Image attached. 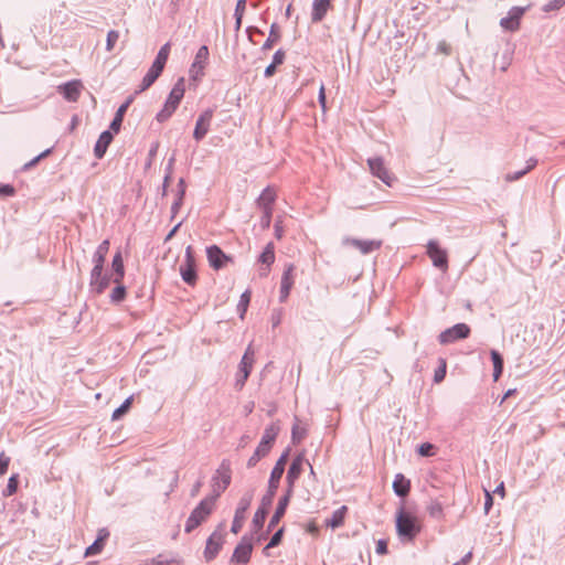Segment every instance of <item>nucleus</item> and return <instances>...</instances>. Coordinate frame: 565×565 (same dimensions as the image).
<instances>
[{"label": "nucleus", "mask_w": 565, "mask_h": 565, "mask_svg": "<svg viewBox=\"0 0 565 565\" xmlns=\"http://www.w3.org/2000/svg\"><path fill=\"white\" fill-rule=\"evenodd\" d=\"M428 257L431 259L433 265L437 268H439L443 271H446L448 269V254L446 249H443L438 242L435 239H430L427 243V250H426Z\"/></svg>", "instance_id": "5"}, {"label": "nucleus", "mask_w": 565, "mask_h": 565, "mask_svg": "<svg viewBox=\"0 0 565 565\" xmlns=\"http://www.w3.org/2000/svg\"><path fill=\"white\" fill-rule=\"evenodd\" d=\"M252 551L253 544L250 540L244 536L234 550L233 559L237 563L246 564L250 558Z\"/></svg>", "instance_id": "17"}, {"label": "nucleus", "mask_w": 565, "mask_h": 565, "mask_svg": "<svg viewBox=\"0 0 565 565\" xmlns=\"http://www.w3.org/2000/svg\"><path fill=\"white\" fill-rule=\"evenodd\" d=\"M254 360H255V351L250 343L247 347V349L241 360L239 366H238L239 373H243L245 377L249 376L253 364H254Z\"/></svg>", "instance_id": "22"}, {"label": "nucleus", "mask_w": 565, "mask_h": 565, "mask_svg": "<svg viewBox=\"0 0 565 565\" xmlns=\"http://www.w3.org/2000/svg\"><path fill=\"white\" fill-rule=\"evenodd\" d=\"M288 459V451H285L276 461L269 477L267 492L263 495L264 505H271L276 491L279 487L280 479L285 471V466Z\"/></svg>", "instance_id": "2"}, {"label": "nucleus", "mask_w": 565, "mask_h": 565, "mask_svg": "<svg viewBox=\"0 0 565 565\" xmlns=\"http://www.w3.org/2000/svg\"><path fill=\"white\" fill-rule=\"evenodd\" d=\"M52 149H46L43 152H41L39 156H36L31 161L26 162L23 167L24 170H29L32 167H34L41 159L47 157L51 153Z\"/></svg>", "instance_id": "55"}, {"label": "nucleus", "mask_w": 565, "mask_h": 565, "mask_svg": "<svg viewBox=\"0 0 565 565\" xmlns=\"http://www.w3.org/2000/svg\"><path fill=\"white\" fill-rule=\"evenodd\" d=\"M270 449L258 444L257 448L255 449L254 454L249 457L247 461V467L253 468L257 465V462L266 457L269 454Z\"/></svg>", "instance_id": "39"}, {"label": "nucleus", "mask_w": 565, "mask_h": 565, "mask_svg": "<svg viewBox=\"0 0 565 565\" xmlns=\"http://www.w3.org/2000/svg\"><path fill=\"white\" fill-rule=\"evenodd\" d=\"M254 493L253 491H248L243 494V497L239 499L238 505L235 511L234 520L232 523L231 531L233 533H238L241 529L243 527V523L245 520V512L250 507V503L253 501Z\"/></svg>", "instance_id": "7"}, {"label": "nucleus", "mask_w": 565, "mask_h": 565, "mask_svg": "<svg viewBox=\"0 0 565 565\" xmlns=\"http://www.w3.org/2000/svg\"><path fill=\"white\" fill-rule=\"evenodd\" d=\"M113 134L109 130H105L100 134L94 148V154L97 159H102L104 157L108 146L113 141Z\"/></svg>", "instance_id": "23"}, {"label": "nucleus", "mask_w": 565, "mask_h": 565, "mask_svg": "<svg viewBox=\"0 0 565 565\" xmlns=\"http://www.w3.org/2000/svg\"><path fill=\"white\" fill-rule=\"evenodd\" d=\"M276 200V192L270 186H267L263 190L262 194L257 200V205L259 209H268L273 210V204Z\"/></svg>", "instance_id": "27"}, {"label": "nucleus", "mask_w": 565, "mask_h": 565, "mask_svg": "<svg viewBox=\"0 0 565 565\" xmlns=\"http://www.w3.org/2000/svg\"><path fill=\"white\" fill-rule=\"evenodd\" d=\"M280 39V31L277 23H273L270 25L269 35L265 43L262 46L263 51H269L273 49L274 44L278 42Z\"/></svg>", "instance_id": "37"}, {"label": "nucleus", "mask_w": 565, "mask_h": 565, "mask_svg": "<svg viewBox=\"0 0 565 565\" xmlns=\"http://www.w3.org/2000/svg\"><path fill=\"white\" fill-rule=\"evenodd\" d=\"M259 262L265 265H271L275 262L274 244L268 243L259 256Z\"/></svg>", "instance_id": "41"}, {"label": "nucleus", "mask_w": 565, "mask_h": 565, "mask_svg": "<svg viewBox=\"0 0 565 565\" xmlns=\"http://www.w3.org/2000/svg\"><path fill=\"white\" fill-rule=\"evenodd\" d=\"M470 334V328L466 323H457L446 329L438 335L440 344H449L457 340L467 339Z\"/></svg>", "instance_id": "6"}, {"label": "nucleus", "mask_w": 565, "mask_h": 565, "mask_svg": "<svg viewBox=\"0 0 565 565\" xmlns=\"http://www.w3.org/2000/svg\"><path fill=\"white\" fill-rule=\"evenodd\" d=\"M209 58V49L206 45H202L194 57V61L190 68V75L193 79H198L203 76V71Z\"/></svg>", "instance_id": "11"}, {"label": "nucleus", "mask_w": 565, "mask_h": 565, "mask_svg": "<svg viewBox=\"0 0 565 565\" xmlns=\"http://www.w3.org/2000/svg\"><path fill=\"white\" fill-rule=\"evenodd\" d=\"M169 54H170V43L168 42L160 47V50L152 63V66L158 67L163 71L166 63L168 61Z\"/></svg>", "instance_id": "36"}, {"label": "nucleus", "mask_w": 565, "mask_h": 565, "mask_svg": "<svg viewBox=\"0 0 565 565\" xmlns=\"http://www.w3.org/2000/svg\"><path fill=\"white\" fill-rule=\"evenodd\" d=\"M367 164L370 167L371 173L382 180L385 184L392 185L393 178L391 177L388 170L385 168L382 158H370L367 160Z\"/></svg>", "instance_id": "13"}, {"label": "nucleus", "mask_w": 565, "mask_h": 565, "mask_svg": "<svg viewBox=\"0 0 565 565\" xmlns=\"http://www.w3.org/2000/svg\"><path fill=\"white\" fill-rule=\"evenodd\" d=\"M294 271H295V265L288 264L285 267V270L282 273L281 282H280V295H279V301L285 302L287 298L289 297L290 290L294 286Z\"/></svg>", "instance_id": "14"}, {"label": "nucleus", "mask_w": 565, "mask_h": 565, "mask_svg": "<svg viewBox=\"0 0 565 565\" xmlns=\"http://www.w3.org/2000/svg\"><path fill=\"white\" fill-rule=\"evenodd\" d=\"M131 403H132V397H128L125 399V402L114 411L113 415H111V419L113 420H118L122 415H125L130 406H131Z\"/></svg>", "instance_id": "45"}, {"label": "nucleus", "mask_w": 565, "mask_h": 565, "mask_svg": "<svg viewBox=\"0 0 565 565\" xmlns=\"http://www.w3.org/2000/svg\"><path fill=\"white\" fill-rule=\"evenodd\" d=\"M331 0H315L312 3L311 20L318 23L323 20L330 9Z\"/></svg>", "instance_id": "21"}, {"label": "nucleus", "mask_w": 565, "mask_h": 565, "mask_svg": "<svg viewBox=\"0 0 565 565\" xmlns=\"http://www.w3.org/2000/svg\"><path fill=\"white\" fill-rule=\"evenodd\" d=\"M307 429L305 427L299 426L298 424H295L291 429V440L292 444L297 445L300 444L301 440L306 437Z\"/></svg>", "instance_id": "44"}, {"label": "nucleus", "mask_w": 565, "mask_h": 565, "mask_svg": "<svg viewBox=\"0 0 565 565\" xmlns=\"http://www.w3.org/2000/svg\"><path fill=\"white\" fill-rule=\"evenodd\" d=\"M411 482L402 473H397L393 481V490L396 495L404 498L408 494Z\"/></svg>", "instance_id": "26"}, {"label": "nucleus", "mask_w": 565, "mask_h": 565, "mask_svg": "<svg viewBox=\"0 0 565 565\" xmlns=\"http://www.w3.org/2000/svg\"><path fill=\"white\" fill-rule=\"evenodd\" d=\"M213 114L214 110L212 108H207L199 116L193 131V138L196 141H201L209 132Z\"/></svg>", "instance_id": "9"}, {"label": "nucleus", "mask_w": 565, "mask_h": 565, "mask_svg": "<svg viewBox=\"0 0 565 565\" xmlns=\"http://www.w3.org/2000/svg\"><path fill=\"white\" fill-rule=\"evenodd\" d=\"M185 92L184 78H179L177 83L173 85L168 98L167 103L173 106L174 108L179 107Z\"/></svg>", "instance_id": "20"}, {"label": "nucleus", "mask_w": 565, "mask_h": 565, "mask_svg": "<svg viewBox=\"0 0 565 565\" xmlns=\"http://www.w3.org/2000/svg\"><path fill=\"white\" fill-rule=\"evenodd\" d=\"M169 54H170V43L168 42L160 47V50L152 63V66L158 67L163 71L166 63L168 61Z\"/></svg>", "instance_id": "35"}, {"label": "nucleus", "mask_w": 565, "mask_h": 565, "mask_svg": "<svg viewBox=\"0 0 565 565\" xmlns=\"http://www.w3.org/2000/svg\"><path fill=\"white\" fill-rule=\"evenodd\" d=\"M525 9L521 7H513L508 12V15L500 20V25L508 31H516L520 28V20L524 14Z\"/></svg>", "instance_id": "12"}, {"label": "nucleus", "mask_w": 565, "mask_h": 565, "mask_svg": "<svg viewBox=\"0 0 565 565\" xmlns=\"http://www.w3.org/2000/svg\"><path fill=\"white\" fill-rule=\"evenodd\" d=\"M182 203H183V198L177 195L174 202L171 205L172 217L179 212Z\"/></svg>", "instance_id": "64"}, {"label": "nucleus", "mask_w": 565, "mask_h": 565, "mask_svg": "<svg viewBox=\"0 0 565 565\" xmlns=\"http://www.w3.org/2000/svg\"><path fill=\"white\" fill-rule=\"evenodd\" d=\"M215 499L214 497H209L199 503L186 520L185 532H192L211 514Z\"/></svg>", "instance_id": "3"}, {"label": "nucleus", "mask_w": 565, "mask_h": 565, "mask_svg": "<svg viewBox=\"0 0 565 565\" xmlns=\"http://www.w3.org/2000/svg\"><path fill=\"white\" fill-rule=\"evenodd\" d=\"M173 163H174V158L172 157L169 162H168V166H167V172H166V175H164V180H163V185L164 186H168L169 185V182H170V179H171V174H172V168H173Z\"/></svg>", "instance_id": "60"}, {"label": "nucleus", "mask_w": 565, "mask_h": 565, "mask_svg": "<svg viewBox=\"0 0 565 565\" xmlns=\"http://www.w3.org/2000/svg\"><path fill=\"white\" fill-rule=\"evenodd\" d=\"M161 73L162 70L151 65L141 81L139 92L148 89L158 79Z\"/></svg>", "instance_id": "30"}, {"label": "nucleus", "mask_w": 565, "mask_h": 565, "mask_svg": "<svg viewBox=\"0 0 565 565\" xmlns=\"http://www.w3.org/2000/svg\"><path fill=\"white\" fill-rule=\"evenodd\" d=\"M224 542V535L220 530L214 531L206 541L204 557L207 562L214 559Z\"/></svg>", "instance_id": "10"}, {"label": "nucleus", "mask_w": 565, "mask_h": 565, "mask_svg": "<svg viewBox=\"0 0 565 565\" xmlns=\"http://www.w3.org/2000/svg\"><path fill=\"white\" fill-rule=\"evenodd\" d=\"M278 433L279 427L276 424L269 425L268 427L265 428V431L259 444L270 449L278 436Z\"/></svg>", "instance_id": "31"}, {"label": "nucleus", "mask_w": 565, "mask_h": 565, "mask_svg": "<svg viewBox=\"0 0 565 565\" xmlns=\"http://www.w3.org/2000/svg\"><path fill=\"white\" fill-rule=\"evenodd\" d=\"M428 512L434 518H440L441 514H443V507H441V504L439 502H433L428 507Z\"/></svg>", "instance_id": "57"}, {"label": "nucleus", "mask_w": 565, "mask_h": 565, "mask_svg": "<svg viewBox=\"0 0 565 565\" xmlns=\"http://www.w3.org/2000/svg\"><path fill=\"white\" fill-rule=\"evenodd\" d=\"M417 451L423 457H431L435 455V446L430 443H424L418 447Z\"/></svg>", "instance_id": "50"}, {"label": "nucleus", "mask_w": 565, "mask_h": 565, "mask_svg": "<svg viewBox=\"0 0 565 565\" xmlns=\"http://www.w3.org/2000/svg\"><path fill=\"white\" fill-rule=\"evenodd\" d=\"M111 269H113V281L115 284L121 282L124 279V276H125V267H124L122 256L119 250L113 257Z\"/></svg>", "instance_id": "24"}, {"label": "nucleus", "mask_w": 565, "mask_h": 565, "mask_svg": "<svg viewBox=\"0 0 565 565\" xmlns=\"http://www.w3.org/2000/svg\"><path fill=\"white\" fill-rule=\"evenodd\" d=\"M447 372V363L444 358H439V366L435 370L434 382L440 383L445 380Z\"/></svg>", "instance_id": "47"}, {"label": "nucleus", "mask_w": 565, "mask_h": 565, "mask_svg": "<svg viewBox=\"0 0 565 565\" xmlns=\"http://www.w3.org/2000/svg\"><path fill=\"white\" fill-rule=\"evenodd\" d=\"M206 255H207L210 266L213 267L214 269L222 268L224 265V262L227 260L226 255L216 245H212V246L207 247Z\"/></svg>", "instance_id": "19"}, {"label": "nucleus", "mask_w": 565, "mask_h": 565, "mask_svg": "<svg viewBox=\"0 0 565 565\" xmlns=\"http://www.w3.org/2000/svg\"><path fill=\"white\" fill-rule=\"evenodd\" d=\"M263 215L260 217V226L263 230H268L271 223L273 210L262 209Z\"/></svg>", "instance_id": "52"}, {"label": "nucleus", "mask_w": 565, "mask_h": 565, "mask_svg": "<svg viewBox=\"0 0 565 565\" xmlns=\"http://www.w3.org/2000/svg\"><path fill=\"white\" fill-rule=\"evenodd\" d=\"M396 531L403 541H413L420 532L419 520L412 513L401 509L396 515Z\"/></svg>", "instance_id": "1"}, {"label": "nucleus", "mask_w": 565, "mask_h": 565, "mask_svg": "<svg viewBox=\"0 0 565 565\" xmlns=\"http://www.w3.org/2000/svg\"><path fill=\"white\" fill-rule=\"evenodd\" d=\"M0 194L11 196L14 194V188L10 184H0Z\"/></svg>", "instance_id": "63"}, {"label": "nucleus", "mask_w": 565, "mask_h": 565, "mask_svg": "<svg viewBox=\"0 0 565 565\" xmlns=\"http://www.w3.org/2000/svg\"><path fill=\"white\" fill-rule=\"evenodd\" d=\"M18 475H13L9 478L6 490L3 491L4 497H10L17 492L18 489Z\"/></svg>", "instance_id": "48"}, {"label": "nucleus", "mask_w": 565, "mask_h": 565, "mask_svg": "<svg viewBox=\"0 0 565 565\" xmlns=\"http://www.w3.org/2000/svg\"><path fill=\"white\" fill-rule=\"evenodd\" d=\"M303 461H305V459L301 455L294 458V460L287 471L286 480L288 483L295 484L296 480L299 478V476L301 473Z\"/></svg>", "instance_id": "25"}, {"label": "nucleus", "mask_w": 565, "mask_h": 565, "mask_svg": "<svg viewBox=\"0 0 565 565\" xmlns=\"http://www.w3.org/2000/svg\"><path fill=\"white\" fill-rule=\"evenodd\" d=\"M345 512H347V507L343 505V507L339 508L338 510H335L332 513V516L327 522V524L333 529L339 527L343 523Z\"/></svg>", "instance_id": "40"}, {"label": "nucleus", "mask_w": 565, "mask_h": 565, "mask_svg": "<svg viewBox=\"0 0 565 565\" xmlns=\"http://www.w3.org/2000/svg\"><path fill=\"white\" fill-rule=\"evenodd\" d=\"M284 60H285V52L282 50H278L275 52V54L273 56L271 64L278 66L284 63Z\"/></svg>", "instance_id": "61"}, {"label": "nucleus", "mask_w": 565, "mask_h": 565, "mask_svg": "<svg viewBox=\"0 0 565 565\" xmlns=\"http://www.w3.org/2000/svg\"><path fill=\"white\" fill-rule=\"evenodd\" d=\"M118 39H119V33L117 31L111 30L108 32L107 40H106V50L108 52L114 50L115 44L117 43Z\"/></svg>", "instance_id": "51"}, {"label": "nucleus", "mask_w": 565, "mask_h": 565, "mask_svg": "<svg viewBox=\"0 0 565 565\" xmlns=\"http://www.w3.org/2000/svg\"><path fill=\"white\" fill-rule=\"evenodd\" d=\"M183 265H195L192 246H188L185 249V260Z\"/></svg>", "instance_id": "62"}, {"label": "nucleus", "mask_w": 565, "mask_h": 565, "mask_svg": "<svg viewBox=\"0 0 565 565\" xmlns=\"http://www.w3.org/2000/svg\"><path fill=\"white\" fill-rule=\"evenodd\" d=\"M83 89L81 81L74 79L58 86V92L67 102H77Z\"/></svg>", "instance_id": "15"}, {"label": "nucleus", "mask_w": 565, "mask_h": 565, "mask_svg": "<svg viewBox=\"0 0 565 565\" xmlns=\"http://www.w3.org/2000/svg\"><path fill=\"white\" fill-rule=\"evenodd\" d=\"M526 173H527V171L525 169H522V170H519L515 172H509L504 175V180L507 182H514V181H518L521 178H523Z\"/></svg>", "instance_id": "54"}, {"label": "nucleus", "mask_w": 565, "mask_h": 565, "mask_svg": "<svg viewBox=\"0 0 565 565\" xmlns=\"http://www.w3.org/2000/svg\"><path fill=\"white\" fill-rule=\"evenodd\" d=\"M490 355L493 363V380L498 381L503 371V358L495 350H491Z\"/></svg>", "instance_id": "38"}, {"label": "nucleus", "mask_w": 565, "mask_h": 565, "mask_svg": "<svg viewBox=\"0 0 565 565\" xmlns=\"http://www.w3.org/2000/svg\"><path fill=\"white\" fill-rule=\"evenodd\" d=\"M249 301H250V292L248 290L244 291L242 295H241V299H239V302L237 305V310L239 312V317L241 319L244 318V315L246 313L247 311V307L249 305Z\"/></svg>", "instance_id": "46"}, {"label": "nucleus", "mask_w": 565, "mask_h": 565, "mask_svg": "<svg viewBox=\"0 0 565 565\" xmlns=\"http://www.w3.org/2000/svg\"><path fill=\"white\" fill-rule=\"evenodd\" d=\"M343 245H350L359 249L361 254L369 255L382 247L383 242L381 239H359L352 237H344L342 241Z\"/></svg>", "instance_id": "8"}, {"label": "nucleus", "mask_w": 565, "mask_h": 565, "mask_svg": "<svg viewBox=\"0 0 565 565\" xmlns=\"http://www.w3.org/2000/svg\"><path fill=\"white\" fill-rule=\"evenodd\" d=\"M140 565H182L177 558L159 554L153 558L143 561Z\"/></svg>", "instance_id": "33"}, {"label": "nucleus", "mask_w": 565, "mask_h": 565, "mask_svg": "<svg viewBox=\"0 0 565 565\" xmlns=\"http://www.w3.org/2000/svg\"><path fill=\"white\" fill-rule=\"evenodd\" d=\"M110 243L108 239L103 241L96 248L93 255L94 267L92 270H95L98 274V270H104V264L106 260V256L109 250Z\"/></svg>", "instance_id": "18"}, {"label": "nucleus", "mask_w": 565, "mask_h": 565, "mask_svg": "<svg viewBox=\"0 0 565 565\" xmlns=\"http://www.w3.org/2000/svg\"><path fill=\"white\" fill-rule=\"evenodd\" d=\"M132 102V97H129L122 105L117 109L114 119L110 122V130L118 132L120 130L125 113Z\"/></svg>", "instance_id": "28"}, {"label": "nucleus", "mask_w": 565, "mask_h": 565, "mask_svg": "<svg viewBox=\"0 0 565 565\" xmlns=\"http://www.w3.org/2000/svg\"><path fill=\"white\" fill-rule=\"evenodd\" d=\"M564 4H565V0H552V1H550V2L544 7V11L548 12V11H553V10H558V9H559V8H562Z\"/></svg>", "instance_id": "58"}, {"label": "nucleus", "mask_w": 565, "mask_h": 565, "mask_svg": "<svg viewBox=\"0 0 565 565\" xmlns=\"http://www.w3.org/2000/svg\"><path fill=\"white\" fill-rule=\"evenodd\" d=\"M180 274L184 282L190 286H193L196 282V270L195 265H181Z\"/></svg>", "instance_id": "34"}, {"label": "nucleus", "mask_w": 565, "mask_h": 565, "mask_svg": "<svg viewBox=\"0 0 565 565\" xmlns=\"http://www.w3.org/2000/svg\"><path fill=\"white\" fill-rule=\"evenodd\" d=\"M10 457L6 456L4 452L0 454V476H3L9 467Z\"/></svg>", "instance_id": "59"}, {"label": "nucleus", "mask_w": 565, "mask_h": 565, "mask_svg": "<svg viewBox=\"0 0 565 565\" xmlns=\"http://www.w3.org/2000/svg\"><path fill=\"white\" fill-rule=\"evenodd\" d=\"M103 541H104V537L99 536L92 545H89L86 548L85 555L90 556V555H96V554L100 553V551L104 546Z\"/></svg>", "instance_id": "49"}, {"label": "nucleus", "mask_w": 565, "mask_h": 565, "mask_svg": "<svg viewBox=\"0 0 565 565\" xmlns=\"http://www.w3.org/2000/svg\"><path fill=\"white\" fill-rule=\"evenodd\" d=\"M110 279L111 278L108 275L103 274V270H98V274H96L95 270H92L89 277V287L96 295H102L109 286Z\"/></svg>", "instance_id": "16"}, {"label": "nucleus", "mask_w": 565, "mask_h": 565, "mask_svg": "<svg viewBox=\"0 0 565 565\" xmlns=\"http://www.w3.org/2000/svg\"><path fill=\"white\" fill-rule=\"evenodd\" d=\"M282 535H284V527H280L278 531H276L274 533L269 543L266 545L265 550H269V548H273V547L279 545L281 542Z\"/></svg>", "instance_id": "53"}, {"label": "nucleus", "mask_w": 565, "mask_h": 565, "mask_svg": "<svg viewBox=\"0 0 565 565\" xmlns=\"http://www.w3.org/2000/svg\"><path fill=\"white\" fill-rule=\"evenodd\" d=\"M282 316H284L282 309H275L273 311L271 317H270V322H271L273 328H276L281 323Z\"/></svg>", "instance_id": "56"}, {"label": "nucleus", "mask_w": 565, "mask_h": 565, "mask_svg": "<svg viewBox=\"0 0 565 565\" xmlns=\"http://www.w3.org/2000/svg\"><path fill=\"white\" fill-rule=\"evenodd\" d=\"M175 110L177 108L166 102L163 108L157 114L156 119L159 122H164L173 115Z\"/></svg>", "instance_id": "43"}, {"label": "nucleus", "mask_w": 565, "mask_h": 565, "mask_svg": "<svg viewBox=\"0 0 565 565\" xmlns=\"http://www.w3.org/2000/svg\"><path fill=\"white\" fill-rule=\"evenodd\" d=\"M269 508L270 505H264V499H262L260 507L257 509L253 518V526L256 531L263 527Z\"/></svg>", "instance_id": "32"}, {"label": "nucleus", "mask_w": 565, "mask_h": 565, "mask_svg": "<svg viewBox=\"0 0 565 565\" xmlns=\"http://www.w3.org/2000/svg\"><path fill=\"white\" fill-rule=\"evenodd\" d=\"M287 507V498H280L276 507L275 513L273 514L269 521L268 531H271L279 523V521L286 513Z\"/></svg>", "instance_id": "29"}, {"label": "nucleus", "mask_w": 565, "mask_h": 565, "mask_svg": "<svg viewBox=\"0 0 565 565\" xmlns=\"http://www.w3.org/2000/svg\"><path fill=\"white\" fill-rule=\"evenodd\" d=\"M231 475V462L227 459H223L218 469L216 470V476L213 478V490L215 492L214 498H217L230 486L232 479Z\"/></svg>", "instance_id": "4"}, {"label": "nucleus", "mask_w": 565, "mask_h": 565, "mask_svg": "<svg viewBox=\"0 0 565 565\" xmlns=\"http://www.w3.org/2000/svg\"><path fill=\"white\" fill-rule=\"evenodd\" d=\"M126 295H127L126 287L121 282L116 284V287L113 289V291L109 296L110 301L113 303H119L126 298Z\"/></svg>", "instance_id": "42"}]
</instances>
